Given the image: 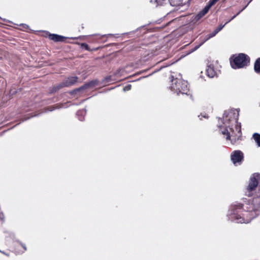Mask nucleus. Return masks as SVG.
<instances>
[{"label": "nucleus", "instance_id": "nucleus-12", "mask_svg": "<svg viewBox=\"0 0 260 260\" xmlns=\"http://www.w3.org/2000/svg\"><path fill=\"white\" fill-rule=\"evenodd\" d=\"M254 69L256 73H260V58H258L255 62Z\"/></svg>", "mask_w": 260, "mask_h": 260}, {"label": "nucleus", "instance_id": "nucleus-3", "mask_svg": "<svg viewBox=\"0 0 260 260\" xmlns=\"http://www.w3.org/2000/svg\"><path fill=\"white\" fill-rule=\"evenodd\" d=\"M171 85L170 88L172 91L176 93L177 95L179 93L182 94H187L189 91L188 83L186 81L183 80L181 78H174V76H171Z\"/></svg>", "mask_w": 260, "mask_h": 260}, {"label": "nucleus", "instance_id": "nucleus-5", "mask_svg": "<svg viewBox=\"0 0 260 260\" xmlns=\"http://www.w3.org/2000/svg\"><path fill=\"white\" fill-rule=\"evenodd\" d=\"M243 158V153L240 150H235L231 155V160L235 166L240 165Z\"/></svg>", "mask_w": 260, "mask_h": 260}, {"label": "nucleus", "instance_id": "nucleus-6", "mask_svg": "<svg viewBox=\"0 0 260 260\" xmlns=\"http://www.w3.org/2000/svg\"><path fill=\"white\" fill-rule=\"evenodd\" d=\"M78 77L76 76L70 77L64 80L61 83L59 84L60 89L63 87H68L74 84L78 80Z\"/></svg>", "mask_w": 260, "mask_h": 260}, {"label": "nucleus", "instance_id": "nucleus-1", "mask_svg": "<svg viewBox=\"0 0 260 260\" xmlns=\"http://www.w3.org/2000/svg\"><path fill=\"white\" fill-rule=\"evenodd\" d=\"M239 111L236 109L226 111L223 115L222 125H218L221 133L227 140L236 137L241 133V126L238 123Z\"/></svg>", "mask_w": 260, "mask_h": 260}, {"label": "nucleus", "instance_id": "nucleus-24", "mask_svg": "<svg viewBox=\"0 0 260 260\" xmlns=\"http://www.w3.org/2000/svg\"><path fill=\"white\" fill-rule=\"evenodd\" d=\"M247 6H245L242 10H241L239 12H237V14L235 15L237 16H238L241 12H242L246 8Z\"/></svg>", "mask_w": 260, "mask_h": 260}, {"label": "nucleus", "instance_id": "nucleus-23", "mask_svg": "<svg viewBox=\"0 0 260 260\" xmlns=\"http://www.w3.org/2000/svg\"><path fill=\"white\" fill-rule=\"evenodd\" d=\"M201 116L202 117H204V118H208V116H207L206 114H204V115L201 114V115H199V117H200V119H202V118H201V117H200Z\"/></svg>", "mask_w": 260, "mask_h": 260}, {"label": "nucleus", "instance_id": "nucleus-9", "mask_svg": "<svg viewBox=\"0 0 260 260\" xmlns=\"http://www.w3.org/2000/svg\"><path fill=\"white\" fill-rule=\"evenodd\" d=\"M206 73L207 76L210 78L214 77L216 75V72L214 69L213 65H208L206 69Z\"/></svg>", "mask_w": 260, "mask_h": 260}, {"label": "nucleus", "instance_id": "nucleus-13", "mask_svg": "<svg viewBox=\"0 0 260 260\" xmlns=\"http://www.w3.org/2000/svg\"><path fill=\"white\" fill-rule=\"evenodd\" d=\"M172 6H178L182 4V0H168Z\"/></svg>", "mask_w": 260, "mask_h": 260}, {"label": "nucleus", "instance_id": "nucleus-30", "mask_svg": "<svg viewBox=\"0 0 260 260\" xmlns=\"http://www.w3.org/2000/svg\"><path fill=\"white\" fill-rule=\"evenodd\" d=\"M174 21V20H172V21H170V22H169V23H171L172 22H173V21Z\"/></svg>", "mask_w": 260, "mask_h": 260}, {"label": "nucleus", "instance_id": "nucleus-26", "mask_svg": "<svg viewBox=\"0 0 260 260\" xmlns=\"http://www.w3.org/2000/svg\"><path fill=\"white\" fill-rule=\"evenodd\" d=\"M48 109H49V110L50 111H52L53 110V107H50V108H48Z\"/></svg>", "mask_w": 260, "mask_h": 260}, {"label": "nucleus", "instance_id": "nucleus-19", "mask_svg": "<svg viewBox=\"0 0 260 260\" xmlns=\"http://www.w3.org/2000/svg\"><path fill=\"white\" fill-rule=\"evenodd\" d=\"M132 85L131 84H127L124 87H123V90L124 91H128L131 89Z\"/></svg>", "mask_w": 260, "mask_h": 260}, {"label": "nucleus", "instance_id": "nucleus-10", "mask_svg": "<svg viewBox=\"0 0 260 260\" xmlns=\"http://www.w3.org/2000/svg\"><path fill=\"white\" fill-rule=\"evenodd\" d=\"M49 39L53 40L55 42H62L63 41L64 38L61 36H59L56 34H49Z\"/></svg>", "mask_w": 260, "mask_h": 260}, {"label": "nucleus", "instance_id": "nucleus-4", "mask_svg": "<svg viewBox=\"0 0 260 260\" xmlns=\"http://www.w3.org/2000/svg\"><path fill=\"white\" fill-rule=\"evenodd\" d=\"M250 61L249 57L244 53H240L237 56H233V60H231L232 68L236 69L243 68L248 66Z\"/></svg>", "mask_w": 260, "mask_h": 260}, {"label": "nucleus", "instance_id": "nucleus-7", "mask_svg": "<svg viewBox=\"0 0 260 260\" xmlns=\"http://www.w3.org/2000/svg\"><path fill=\"white\" fill-rule=\"evenodd\" d=\"M98 84V82L96 81H91L88 83H87L83 85V86H81L79 88H78L74 90L73 92H79L85 89H87L90 87H92L95 86Z\"/></svg>", "mask_w": 260, "mask_h": 260}, {"label": "nucleus", "instance_id": "nucleus-20", "mask_svg": "<svg viewBox=\"0 0 260 260\" xmlns=\"http://www.w3.org/2000/svg\"><path fill=\"white\" fill-rule=\"evenodd\" d=\"M219 0H210L208 2V5L212 7L215 5Z\"/></svg>", "mask_w": 260, "mask_h": 260}, {"label": "nucleus", "instance_id": "nucleus-8", "mask_svg": "<svg viewBox=\"0 0 260 260\" xmlns=\"http://www.w3.org/2000/svg\"><path fill=\"white\" fill-rule=\"evenodd\" d=\"M258 185V181L254 176H252L249 180V184L247 186V190L249 191L254 190Z\"/></svg>", "mask_w": 260, "mask_h": 260}, {"label": "nucleus", "instance_id": "nucleus-17", "mask_svg": "<svg viewBox=\"0 0 260 260\" xmlns=\"http://www.w3.org/2000/svg\"><path fill=\"white\" fill-rule=\"evenodd\" d=\"M204 16V14H203L202 13V12L201 11L199 14H198L197 15L195 16V17L192 21L193 22H197L198 20H199Z\"/></svg>", "mask_w": 260, "mask_h": 260}, {"label": "nucleus", "instance_id": "nucleus-28", "mask_svg": "<svg viewBox=\"0 0 260 260\" xmlns=\"http://www.w3.org/2000/svg\"><path fill=\"white\" fill-rule=\"evenodd\" d=\"M231 20H231V19H230V20H228V21H226L224 24H225V25H226L227 23H228L229 22H230Z\"/></svg>", "mask_w": 260, "mask_h": 260}, {"label": "nucleus", "instance_id": "nucleus-11", "mask_svg": "<svg viewBox=\"0 0 260 260\" xmlns=\"http://www.w3.org/2000/svg\"><path fill=\"white\" fill-rule=\"evenodd\" d=\"M218 32L216 31V30H214L212 33H211L210 34H209L208 37L204 41H203V42H202L201 43H200L199 45H197L190 52H192L194 51H196V50H197L200 46H201L205 41H206L207 40H208V39H209L210 38H211L212 37H213L214 36H215Z\"/></svg>", "mask_w": 260, "mask_h": 260}, {"label": "nucleus", "instance_id": "nucleus-14", "mask_svg": "<svg viewBox=\"0 0 260 260\" xmlns=\"http://www.w3.org/2000/svg\"><path fill=\"white\" fill-rule=\"evenodd\" d=\"M253 138L258 147H260V135L257 133H254L253 135Z\"/></svg>", "mask_w": 260, "mask_h": 260}, {"label": "nucleus", "instance_id": "nucleus-29", "mask_svg": "<svg viewBox=\"0 0 260 260\" xmlns=\"http://www.w3.org/2000/svg\"><path fill=\"white\" fill-rule=\"evenodd\" d=\"M59 87V85L56 87V88H57V90H58V89H58ZM55 91H56V89H55Z\"/></svg>", "mask_w": 260, "mask_h": 260}, {"label": "nucleus", "instance_id": "nucleus-27", "mask_svg": "<svg viewBox=\"0 0 260 260\" xmlns=\"http://www.w3.org/2000/svg\"><path fill=\"white\" fill-rule=\"evenodd\" d=\"M236 15H234V16H232V17L231 18V20L234 19L235 18H236Z\"/></svg>", "mask_w": 260, "mask_h": 260}, {"label": "nucleus", "instance_id": "nucleus-15", "mask_svg": "<svg viewBox=\"0 0 260 260\" xmlns=\"http://www.w3.org/2000/svg\"><path fill=\"white\" fill-rule=\"evenodd\" d=\"M166 1L167 0H150V2L151 3H154L156 4V7H157V6L163 5Z\"/></svg>", "mask_w": 260, "mask_h": 260}, {"label": "nucleus", "instance_id": "nucleus-2", "mask_svg": "<svg viewBox=\"0 0 260 260\" xmlns=\"http://www.w3.org/2000/svg\"><path fill=\"white\" fill-rule=\"evenodd\" d=\"M242 205L240 204L231 206L228 213L229 218L237 223H249L252 219L251 215L248 218L245 217L250 215V213L246 212L242 213Z\"/></svg>", "mask_w": 260, "mask_h": 260}, {"label": "nucleus", "instance_id": "nucleus-21", "mask_svg": "<svg viewBox=\"0 0 260 260\" xmlns=\"http://www.w3.org/2000/svg\"><path fill=\"white\" fill-rule=\"evenodd\" d=\"M225 25V24H220L215 29V30H216V32H218L224 27Z\"/></svg>", "mask_w": 260, "mask_h": 260}, {"label": "nucleus", "instance_id": "nucleus-18", "mask_svg": "<svg viewBox=\"0 0 260 260\" xmlns=\"http://www.w3.org/2000/svg\"><path fill=\"white\" fill-rule=\"evenodd\" d=\"M211 7L208 4L204 8V9L201 11L204 15L209 11V10Z\"/></svg>", "mask_w": 260, "mask_h": 260}, {"label": "nucleus", "instance_id": "nucleus-16", "mask_svg": "<svg viewBox=\"0 0 260 260\" xmlns=\"http://www.w3.org/2000/svg\"><path fill=\"white\" fill-rule=\"evenodd\" d=\"M86 113V111L84 109L82 110H80L79 111L77 112V115L78 116H79L80 115H82L83 116V117H84V116L85 115ZM84 119V117H81V118H79V119L80 120V121H82Z\"/></svg>", "mask_w": 260, "mask_h": 260}, {"label": "nucleus", "instance_id": "nucleus-25", "mask_svg": "<svg viewBox=\"0 0 260 260\" xmlns=\"http://www.w3.org/2000/svg\"><path fill=\"white\" fill-rule=\"evenodd\" d=\"M21 246L23 248L24 251L26 250V246L24 244H21Z\"/></svg>", "mask_w": 260, "mask_h": 260}, {"label": "nucleus", "instance_id": "nucleus-22", "mask_svg": "<svg viewBox=\"0 0 260 260\" xmlns=\"http://www.w3.org/2000/svg\"><path fill=\"white\" fill-rule=\"evenodd\" d=\"M81 46L82 48L85 49L86 50H89V48L88 45L85 43H82Z\"/></svg>", "mask_w": 260, "mask_h": 260}]
</instances>
